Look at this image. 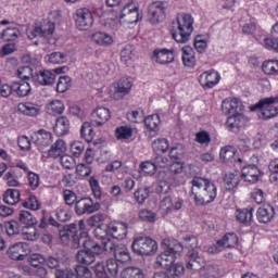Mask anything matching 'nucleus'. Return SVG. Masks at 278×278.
Listing matches in <instances>:
<instances>
[{
  "label": "nucleus",
  "instance_id": "680f3d73",
  "mask_svg": "<svg viewBox=\"0 0 278 278\" xmlns=\"http://www.w3.org/2000/svg\"><path fill=\"white\" fill-rule=\"evenodd\" d=\"M27 210H33L34 212L40 210V202L36 195H30L26 201L22 203Z\"/></svg>",
  "mask_w": 278,
  "mask_h": 278
},
{
  "label": "nucleus",
  "instance_id": "e2e57ef3",
  "mask_svg": "<svg viewBox=\"0 0 278 278\" xmlns=\"http://www.w3.org/2000/svg\"><path fill=\"white\" fill-rule=\"evenodd\" d=\"M219 157H222V160H225L226 162H229V160H233V157H236V149H233V147L231 146L223 148L219 152Z\"/></svg>",
  "mask_w": 278,
  "mask_h": 278
},
{
  "label": "nucleus",
  "instance_id": "4be33fe9",
  "mask_svg": "<svg viewBox=\"0 0 278 278\" xmlns=\"http://www.w3.org/2000/svg\"><path fill=\"white\" fill-rule=\"evenodd\" d=\"M33 81L39 84V86H53L55 74L49 70H41L33 75Z\"/></svg>",
  "mask_w": 278,
  "mask_h": 278
},
{
  "label": "nucleus",
  "instance_id": "69168bd1",
  "mask_svg": "<svg viewBox=\"0 0 278 278\" xmlns=\"http://www.w3.org/2000/svg\"><path fill=\"white\" fill-rule=\"evenodd\" d=\"M48 62L50 64H64L66 62V55L62 52H53L48 55Z\"/></svg>",
  "mask_w": 278,
  "mask_h": 278
},
{
  "label": "nucleus",
  "instance_id": "052dcab7",
  "mask_svg": "<svg viewBox=\"0 0 278 278\" xmlns=\"http://www.w3.org/2000/svg\"><path fill=\"white\" fill-rule=\"evenodd\" d=\"M182 170H184V166L178 161H176L174 164L169 166L167 170H163V172L167 173V175H169V179H172V181L175 182L174 175H179L180 173H182Z\"/></svg>",
  "mask_w": 278,
  "mask_h": 278
},
{
  "label": "nucleus",
  "instance_id": "b1692460",
  "mask_svg": "<svg viewBox=\"0 0 278 278\" xmlns=\"http://www.w3.org/2000/svg\"><path fill=\"white\" fill-rule=\"evenodd\" d=\"M34 142L40 149L50 147V144H53V134L46 129H39L34 135Z\"/></svg>",
  "mask_w": 278,
  "mask_h": 278
},
{
  "label": "nucleus",
  "instance_id": "a211bd4d",
  "mask_svg": "<svg viewBox=\"0 0 278 278\" xmlns=\"http://www.w3.org/2000/svg\"><path fill=\"white\" fill-rule=\"evenodd\" d=\"M112 118V113L110 109L100 106L91 114V125L92 127H101Z\"/></svg>",
  "mask_w": 278,
  "mask_h": 278
},
{
  "label": "nucleus",
  "instance_id": "58836bf2",
  "mask_svg": "<svg viewBox=\"0 0 278 278\" xmlns=\"http://www.w3.org/2000/svg\"><path fill=\"white\" fill-rule=\"evenodd\" d=\"M13 90L16 97H28L31 92V85L26 80H21L18 83H13Z\"/></svg>",
  "mask_w": 278,
  "mask_h": 278
},
{
  "label": "nucleus",
  "instance_id": "e433bc0d",
  "mask_svg": "<svg viewBox=\"0 0 278 278\" xmlns=\"http://www.w3.org/2000/svg\"><path fill=\"white\" fill-rule=\"evenodd\" d=\"M217 247H224V249H235V247H238V236L233 232L226 233L222 240L217 241Z\"/></svg>",
  "mask_w": 278,
  "mask_h": 278
},
{
  "label": "nucleus",
  "instance_id": "774afa93",
  "mask_svg": "<svg viewBox=\"0 0 278 278\" xmlns=\"http://www.w3.org/2000/svg\"><path fill=\"white\" fill-rule=\"evenodd\" d=\"M89 184L94 199H101L102 192L101 186H99V180H97L94 177H91L89 179Z\"/></svg>",
  "mask_w": 278,
  "mask_h": 278
},
{
  "label": "nucleus",
  "instance_id": "ea45409f",
  "mask_svg": "<svg viewBox=\"0 0 278 278\" xmlns=\"http://www.w3.org/2000/svg\"><path fill=\"white\" fill-rule=\"evenodd\" d=\"M21 201V191L18 189H8L3 194V202L7 205H16Z\"/></svg>",
  "mask_w": 278,
  "mask_h": 278
},
{
  "label": "nucleus",
  "instance_id": "ddd939ff",
  "mask_svg": "<svg viewBox=\"0 0 278 278\" xmlns=\"http://www.w3.org/2000/svg\"><path fill=\"white\" fill-rule=\"evenodd\" d=\"M148 15L152 24L162 23L166 18V7H164V2H152L148 8Z\"/></svg>",
  "mask_w": 278,
  "mask_h": 278
},
{
  "label": "nucleus",
  "instance_id": "7c9ffc66",
  "mask_svg": "<svg viewBox=\"0 0 278 278\" xmlns=\"http://www.w3.org/2000/svg\"><path fill=\"white\" fill-rule=\"evenodd\" d=\"M109 236H112L115 240H125L127 238V224H110Z\"/></svg>",
  "mask_w": 278,
  "mask_h": 278
},
{
  "label": "nucleus",
  "instance_id": "bf43d9fd",
  "mask_svg": "<svg viewBox=\"0 0 278 278\" xmlns=\"http://www.w3.org/2000/svg\"><path fill=\"white\" fill-rule=\"evenodd\" d=\"M72 79L70 76H61L56 83L58 92H66L71 88Z\"/></svg>",
  "mask_w": 278,
  "mask_h": 278
},
{
  "label": "nucleus",
  "instance_id": "5fc2aeb1",
  "mask_svg": "<svg viewBox=\"0 0 278 278\" xmlns=\"http://www.w3.org/2000/svg\"><path fill=\"white\" fill-rule=\"evenodd\" d=\"M262 68L265 75H278V61H265Z\"/></svg>",
  "mask_w": 278,
  "mask_h": 278
},
{
  "label": "nucleus",
  "instance_id": "09e8293b",
  "mask_svg": "<svg viewBox=\"0 0 278 278\" xmlns=\"http://www.w3.org/2000/svg\"><path fill=\"white\" fill-rule=\"evenodd\" d=\"M81 138H85L87 142H92L94 138V130L92 129V122H85L80 129Z\"/></svg>",
  "mask_w": 278,
  "mask_h": 278
},
{
  "label": "nucleus",
  "instance_id": "cd10ccee",
  "mask_svg": "<svg viewBox=\"0 0 278 278\" xmlns=\"http://www.w3.org/2000/svg\"><path fill=\"white\" fill-rule=\"evenodd\" d=\"M222 111L224 114H238L242 111V102L238 98L231 100H224L222 102Z\"/></svg>",
  "mask_w": 278,
  "mask_h": 278
},
{
  "label": "nucleus",
  "instance_id": "423d86ee",
  "mask_svg": "<svg viewBox=\"0 0 278 278\" xmlns=\"http://www.w3.org/2000/svg\"><path fill=\"white\" fill-rule=\"evenodd\" d=\"M104 251L111 252L114 255V260L121 264H129L131 262V253L125 244H114L112 241L104 242Z\"/></svg>",
  "mask_w": 278,
  "mask_h": 278
},
{
  "label": "nucleus",
  "instance_id": "39448f33",
  "mask_svg": "<svg viewBox=\"0 0 278 278\" xmlns=\"http://www.w3.org/2000/svg\"><path fill=\"white\" fill-rule=\"evenodd\" d=\"M131 249L136 255H154L157 253V241L150 237H137L132 241Z\"/></svg>",
  "mask_w": 278,
  "mask_h": 278
},
{
  "label": "nucleus",
  "instance_id": "8fccbe9b",
  "mask_svg": "<svg viewBox=\"0 0 278 278\" xmlns=\"http://www.w3.org/2000/svg\"><path fill=\"white\" fill-rule=\"evenodd\" d=\"M18 220L22 225L34 226L38 223V219L29 211H20Z\"/></svg>",
  "mask_w": 278,
  "mask_h": 278
},
{
  "label": "nucleus",
  "instance_id": "6e6552de",
  "mask_svg": "<svg viewBox=\"0 0 278 278\" xmlns=\"http://www.w3.org/2000/svg\"><path fill=\"white\" fill-rule=\"evenodd\" d=\"M77 29L80 31H88L90 27L94 24V17H92V12L88 8H80L76 10L74 15Z\"/></svg>",
  "mask_w": 278,
  "mask_h": 278
},
{
  "label": "nucleus",
  "instance_id": "a18cd8bd",
  "mask_svg": "<svg viewBox=\"0 0 278 278\" xmlns=\"http://www.w3.org/2000/svg\"><path fill=\"white\" fill-rule=\"evenodd\" d=\"M106 270L111 277H118V273L123 270V265L116 258H109L106 261Z\"/></svg>",
  "mask_w": 278,
  "mask_h": 278
},
{
  "label": "nucleus",
  "instance_id": "4468645a",
  "mask_svg": "<svg viewBox=\"0 0 278 278\" xmlns=\"http://www.w3.org/2000/svg\"><path fill=\"white\" fill-rule=\"evenodd\" d=\"M247 123H249V118L243 114L235 113V115L229 116L226 121V128L228 131H232L233 134H238L240 129H244L247 127Z\"/></svg>",
  "mask_w": 278,
  "mask_h": 278
},
{
  "label": "nucleus",
  "instance_id": "dca6fc26",
  "mask_svg": "<svg viewBox=\"0 0 278 278\" xmlns=\"http://www.w3.org/2000/svg\"><path fill=\"white\" fill-rule=\"evenodd\" d=\"M153 62H156L157 64H173L175 62V50L174 49H155L153 51L152 55Z\"/></svg>",
  "mask_w": 278,
  "mask_h": 278
},
{
  "label": "nucleus",
  "instance_id": "2eb2a0df",
  "mask_svg": "<svg viewBox=\"0 0 278 278\" xmlns=\"http://www.w3.org/2000/svg\"><path fill=\"white\" fill-rule=\"evenodd\" d=\"M55 278H92V271L86 266H76L75 270L56 271Z\"/></svg>",
  "mask_w": 278,
  "mask_h": 278
},
{
  "label": "nucleus",
  "instance_id": "6ab92c4d",
  "mask_svg": "<svg viewBox=\"0 0 278 278\" xmlns=\"http://www.w3.org/2000/svg\"><path fill=\"white\" fill-rule=\"evenodd\" d=\"M131 88H134V83L129 80V78H121L117 83L116 89L113 93V99L116 101H121V99H125L129 92H131Z\"/></svg>",
  "mask_w": 278,
  "mask_h": 278
},
{
  "label": "nucleus",
  "instance_id": "9b49d317",
  "mask_svg": "<svg viewBox=\"0 0 278 278\" xmlns=\"http://www.w3.org/2000/svg\"><path fill=\"white\" fill-rule=\"evenodd\" d=\"M101 210L99 202H93L92 198H81L75 203V212L77 216H84L86 214H94Z\"/></svg>",
  "mask_w": 278,
  "mask_h": 278
},
{
  "label": "nucleus",
  "instance_id": "c85d7f7f",
  "mask_svg": "<svg viewBox=\"0 0 278 278\" xmlns=\"http://www.w3.org/2000/svg\"><path fill=\"white\" fill-rule=\"evenodd\" d=\"M256 216L257 219L264 225L271 223L273 218H275V207L268 204L261 206L257 210Z\"/></svg>",
  "mask_w": 278,
  "mask_h": 278
},
{
  "label": "nucleus",
  "instance_id": "6e6d98bb",
  "mask_svg": "<svg viewBox=\"0 0 278 278\" xmlns=\"http://www.w3.org/2000/svg\"><path fill=\"white\" fill-rule=\"evenodd\" d=\"M169 157L174 160V162H179L184 159V146L177 143L176 146L172 147L169 150Z\"/></svg>",
  "mask_w": 278,
  "mask_h": 278
},
{
  "label": "nucleus",
  "instance_id": "aec40b11",
  "mask_svg": "<svg viewBox=\"0 0 278 278\" xmlns=\"http://www.w3.org/2000/svg\"><path fill=\"white\" fill-rule=\"evenodd\" d=\"M218 81H220V74L216 71L204 72L199 77V84L204 88V90L214 88Z\"/></svg>",
  "mask_w": 278,
  "mask_h": 278
},
{
  "label": "nucleus",
  "instance_id": "5701e85b",
  "mask_svg": "<svg viewBox=\"0 0 278 278\" xmlns=\"http://www.w3.org/2000/svg\"><path fill=\"white\" fill-rule=\"evenodd\" d=\"M156 179L159 181L156 192L159 194H168V192H170V186L175 184V181L170 179V175L166 172H159Z\"/></svg>",
  "mask_w": 278,
  "mask_h": 278
},
{
  "label": "nucleus",
  "instance_id": "c9c22d12",
  "mask_svg": "<svg viewBox=\"0 0 278 278\" xmlns=\"http://www.w3.org/2000/svg\"><path fill=\"white\" fill-rule=\"evenodd\" d=\"M66 153V142L64 140L59 139L54 144L51 146L48 151L49 157H62Z\"/></svg>",
  "mask_w": 278,
  "mask_h": 278
},
{
  "label": "nucleus",
  "instance_id": "2f4dec72",
  "mask_svg": "<svg viewBox=\"0 0 278 278\" xmlns=\"http://www.w3.org/2000/svg\"><path fill=\"white\" fill-rule=\"evenodd\" d=\"M161 123H162V119H160L159 114H152L144 118V125L147 129H149L151 138L157 136V131Z\"/></svg>",
  "mask_w": 278,
  "mask_h": 278
},
{
  "label": "nucleus",
  "instance_id": "79ce46f5",
  "mask_svg": "<svg viewBox=\"0 0 278 278\" xmlns=\"http://www.w3.org/2000/svg\"><path fill=\"white\" fill-rule=\"evenodd\" d=\"M47 113L51 116H58V114L64 113V102L60 100H53L46 106Z\"/></svg>",
  "mask_w": 278,
  "mask_h": 278
},
{
  "label": "nucleus",
  "instance_id": "37998d69",
  "mask_svg": "<svg viewBox=\"0 0 278 278\" xmlns=\"http://www.w3.org/2000/svg\"><path fill=\"white\" fill-rule=\"evenodd\" d=\"M121 278H147L144 271L138 267H127L121 273Z\"/></svg>",
  "mask_w": 278,
  "mask_h": 278
},
{
  "label": "nucleus",
  "instance_id": "c756f323",
  "mask_svg": "<svg viewBox=\"0 0 278 278\" xmlns=\"http://www.w3.org/2000/svg\"><path fill=\"white\" fill-rule=\"evenodd\" d=\"M54 134L59 137L66 136L68 131H71V121L66 116H60L55 121V125L53 127Z\"/></svg>",
  "mask_w": 278,
  "mask_h": 278
},
{
  "label": "nucleus",
  "instance_id": "f257e3e1",
  "mask_svg": "<svg viewBox=\"0 0 278 278\" xmlns=\"http://www.w3.org/2000/svg\"><path fill=\"white\" fill-rule=\"evenodd\" d=\"M191 195L194 199L195 205H210V203H214L216 200L218 189L210 179L194 177L191 180Z\"/></svg>",
  "mask_w": 278,
  "mask_h": 278
},
{
  "label": "nucleus",
  "instance_id": "0e129e2a",
  "mask_svg": "<svg viewBox=\"0 0 278 278\" xmlns=\"http://www.w3.org/2000/svg\"><path fill=\"white\" fill-rule=\"evenodd\" d=\"M134 197L139 205H142L146 200L149 199V189L140 188L137 189L134 193Z\"/></svg>",
  "mask_w": 278,
  "mask_h": 278
},
{
  "label": "nucleus",
  "instance_id": "9d476101",
  "mask_svg": "<svg viewBox=\"0 0 278 278\" xmlns=\"http://www.w3.org/2000/svg\"><path fill=\"white\" fill-rule=\"evenodd\" d=\"M184 207V200L176 199L173 200L170 195H166L160 201L159 212L161 216L166 217L173 212H179Z\"/></svg>",
  "mask_w": 278,
  "mask_h": 278
},
{
  "label": "nucleus",
  "instance_id": "f03ea898",
  "mask_svg": "<svg viewBox=\"0 0 278 278\" xmlns=\"http://www.w3.org/2000/svg\"><path fill=\"white\" fill-rule=\"evenodd\" d=\"M194 31V18L189 13H179L176 22L172 23L170 35L179 45H186Z\"/></svg>",
  "mask_w": 278,
  "mask_h": 278
},
{
  "label": "nucleus",
  "instance_id": "72a5a7b5",
  "mask_svg": "<svg viewBox=\"0 0 278 278\" xmlns=\"http://www.w3.org/2000/svg\"><path fill=\"white\" fill-rule=\"evenodd\" d=\"M182 64L189 68H194L197 64V58L194 56V50L190 46H185L182 49Z\"/></svg>",
  "mask_w": 278,
  "mask_h": 278
},
{
  "label": "nucleus",
  "instance_id": "412c9836",
  "mask_svg": "<svg viewBox=\"0 0 278 278\" xmlns=\"http://www.w3.org/2000/svg\"><path fill=\"white\" fill-rule=\"evenodd\" d=\"M261 175L262 172L255 164H250L243 167L241 170V178L243 181H248L249 184H257V181H260Z\"/></svg>",
  "mask_w": 278,
  "mask_h": 278
},
{
  "label": "nucleus",
  "instance_id": "20e7f679",
  "mask_svg": "<svg viewBox=\"0 0 278 278\" xmlns=\"http://www.w3.org/2000/svg\"><path fill=\"white\" fill-rule=\"evenodd\" d=\"M275 103H278V96L261 99L256 104L250 106V110L251 112L260 110L258 116L268 121L278 115V108L275 106Z\"/></svg>",
  "mask_w": 278,
  "mask_h": 278
},
{
  "label": "nucleus",
  "instance_id": "4c0bfd02",
  "mask_svg": "<svg viewBox=\"0 0 278 278\" xmlns=\"http://www.w3.org/2000/svg\"><path fill=\"white\" fill-rule=\"evenodd\" d=\"M238 184H240V174H238V172L227 173L224 176V186L226 190L238 188Z\"/></svg>",
  "mask_w": 278,
  "mask_h": 278
},
{
  "label": "nucleus",
  "instance_id": "a878e982",
  "mask_svg": "<svg viewBox=\"0 0 278 278\" xmlns=\"http://www.w3.org/2000/svg\"><path fill=\"white\" fill-rule=\"evenodd\" d=\"M41 31V38H46L49 45H55V40L53 39V34H55V23L50 20H45L39 26Z\"/></svg>",
  "mask_w": 278,
  "mask_h": 278
},
{
  "label": "nucleus",
  "instance_id": "1a4fd4ad",
  "mask_svg": "<svg viewBox=\"0 0 278 278\" xmlns=\"http://www.w3.org/2000/svg\"><path fill=\"white\" fill-rule=\"evenodd\" d=\"M140 10V4L135 1H129L121 11L119 21H125V23H138L142 21V16L138 12Z\"/></svg>",
  "mask_w": 278,
  "mask_h": 278
},
{
  "label": "nucleus",
  "instance_id": "393cba45",
  "mask_svg": "<svg viewBox=\"0 0 278 278\" xmlns=\"http://www.w3.org/2000/svg\"><path fill=\"white\" fill-rule=\"evenodd\" d=\"M81 244L84 249H99L94 245V241L88 239V232H78L72 236L73 249H79Z\"/></svg>",
  "mask_w": 278,
  "mask_h": 278
},
{
  "label": "nucleus",
  "instance_id": "f8f14e48",
  "mask_svg": "<svg viewBox=\"0 0 278 278\" xmlns=\"http://www.w3.org/2000/svg\"><path fill=\"white\" fill-rule=\"evenodd\" d=\"M189 262L187 263V270H192L193 273H199V270H207V275H211V277H216V271L214 270L213 265H208L206 267H203V257L199 256V252L193 251L189 252Z\"/></svg>",
  "mask_w": 278,
  "mask_h": 278
},
{
  "label": "nucleus",
  "instance_id": "603ef678",
  "mask_svg": "<svg viewBox=\"0 0 278 278\" xmlns=\"http://www.w3.org/2000/svg\"><path fill=\"white\" fill-rule=\"evenodd\" d=\"M186 268L184 267V264L177 263V264H172L167 269V277L169 278H175V277H181L184 275V271Z\"/></svg>",
  "mask_w": 278,
  "mask_h": 278
},
{
  "label": "nucleus",
  "instance_id": "13d9d810",
  "mask_svg": "<svg viewBox=\"0 0 278 278\" xmlns=\"http://www.w3.org/2000/svg\"><path fill=\"white\" fill-rule=\"evenodd\" d=\"M139 169L140 173H143V175H155V170H157V167H155L154 162L146 161L140 163Z\"/></svg>",
  "mask_w": 278,
  "mask_h": 278
},
{
  "label": "nucleus",
  "instance_id": "3c124183",
  "mask_svg": "<svg viewBox=\"0 0 278 278\" xmlns=\"http://www.w3.org/2000/svg\"><path fill=\"white\" fill-rule=\"evenodd\" d=\"M168 139L166 138H159L152 142V149L155 153H166V151H168Z\"/></svg>",
  "mask_w": 278,
  "mask_h": 278
},
{
  "label": "nucleus",
  "instance_id": "bb28decb",
  "mask_svg": "<svg viewBox=\"0 0 278 278\" xmlns=\"http://www.w3.org/2000/svg\"><path fill=\"white\" fill-rule=\"evenodd\" d=\"M17 111L20 114H23L24 116H38L40 114L41 108L38 103L34 102H22L17 105Z\"/></svg>",
  "mask_w": 278,
  "mask_h": 278
},
{
  "label": "nucleus",
  "instance_id": "7ed1b4c3",
  "mask_svg": "<svg viewBox=\"0 0 278 278\" xmlns=\"http://www.w3.org/2000/svg\"><path fill=\"white\" fill-rule=\"evenodd\" d=\"M165 250L156 257V268H165L166 270L173 266L177 257H181L184 247L177 241H170V239L163 240Z\"/></svg>",
  "mask_w": 278,
  "mask_h": 278
},
{
  "label": "nucleus",
  "instance_id": "de8ad7c7",
  "mask_svg": "<svg viewBox=\"0 0 278 278\" xmlns=\"http://www.w3.org/2000/svg\"><path fill=\"white\" fill-rule=\"evenodd\" d=\"M117 140H129L134 136V129L130 126H119L115 129Z\"/></svg>",
  "mask_w": 278,
  "mask_h": 278
},
{
  "label": "nucleus",
  "instance_id": "0eeeda50",
  "mask_svg": "<svg viewBox=\"0 0 278 278\" xmlns=\"http://www.w3.org/2000/svg\"><path fill=\"white\" fill-rule=\"evenodd\" d=\"M98 249L91 248V249H85L80 250L76 254V262H78L80 265L78 266H90V264H94L97 261V255H101L103 253V248L99 245V243H94Z\"/></svg>",
  "mask_w": 278,
  "mask_h": 278
},
{
  "label": "nucleus",
  "instance_id": "4d7b16f0",
  "mask_svg": "<svg viewBox=\"0 0 278 278\" xmlns=\"http://www.w3.org/2000/svg\"><path fill=\"white\" fill-rule=\"evenodd\" d=\"M138 216L140 220H143L144 223H155V218H157V214L147 208L139 211Z\"/></svg>",
  "mask_w": 278,
  "mask_h": 278
},
{
  "label": "nucleus",
  "instance_id": "c03bdc74",
  "mask_svg": "<svg viewBox=\"0 0 278 278\" xmlns=\"http://www.w3.org/2000/svg\"><path fill=\"white\" fill-rule=\"evenodd\" d=\"M20 37H21V30L17 27H8L1 34V38L4 42H12Z\"/></svg>",
  "mask_w": 278,
  "mask_h": 278
},
{
  "label": "nucleus",
  "instance_id": "f704fd0d",
  "mask_svg": "<svg viewBox=\"0 0 278 278\" xmlns=\"http://www.w3.org/2000/svg\"><path fill=\"white\" fill-rule=\"evenodd\" d=\"M93 42L96 45H99L100 47H110L114 43V38L112 35L103 33V31H97L91 36Z\"/></svg>",
  "mask_w": 278,
  "mask_h": 278
},
{
  "label": "nucleus",
  "instance_id": "338daca9",
  "mask_svg": "<svg viewBox=\"0 0 278 278\" xmlns=\"http://www.w3.org/2000/svg\"><path fill=\"white\" fill-rule=\"evenodd\" d=\"M134 55H136V54L134 53V47H131V46H126L121 51V60H122V62H125V64H127V62H129V60H134Z\"/></svg>",
  "mask_w": 278,
  "mask_h": 278
},
{
  "label": "nucleus",
  "instance_id": "473e14b6",
  "mask_svg": "<svg viewBox=\"0 0 278 278\" xmlns=\"http://www.w3.org/2000/svg\"><path fill=\"white\" fill-rule=\"evenodd\" d=\"M93 236L97 240H102L100 245L102 248V252L105 251V242H112V240H110V226H98L93 230Z\"/></svg>",
  "mask_w": 278,
  "mask_h": 278
},
{
  "label": "nucleus",
  "instance_id": "49530a36",
  "mask_svg": "<svg viewBox=\"0 0 278 278\" xmlns=\"http://www.w3.org/2000/svg\"><path fill=\"white\" fill-rule=\"evenodd\" d=\"M253 212L254 208L252 206L237 211V220L243 224L251 223V220H253Z\"/></svg>",
  "mask_w": 278,
  "mask_h": 278
},
{
  "label": "nucleus",
  "instance_id": "f3484780",
  "mask_svg": "<svg viewBox=\"0 0 278 278\" xmlns=\"http://www.w3.org/2000/svg\"><path fill=\"white\" fill-rule=\"evenodd\" d=\"M27 253H29V250L27 249V243L25 242L14 243L8 250L9 257L15 262H23V260L27 257Z\"/></svg>",
  "mask_w": 278,
  "mask_h": 278
},
{
  "label": "nucleus",
  "instance_id": "a19ab883",
  "mask_svg": "<svg viewBox=\"0 0 278 278\" xmlns=\"http://www.w3.org/2000/svg\"><path fill=\"white\" fill-rule=\"evenodd\" d=\"M266 49H273L278 53V23L271 28V38L264 39Z\"/></svg>",
  "mask_w": 278,
  "mask_h": 278
},
{
  "label": "nucleus",
  "instance_id": "864d4df0",
  "mask_svg": "<svg viewBox=\"0 0 278 278\" xmlns=\"http://www.w3.org/2000/svg\"><path fill=\"white\" fill-rule=\"evenodd\" d=\"M22 235L24 240H29L31 242H34L35 240H37L39 238V233H38V229H36V227L34 226H26L22 229Z\"/></svg>",
  "mask_w": 278,
  "mask_h": 278
}]
</instances>
